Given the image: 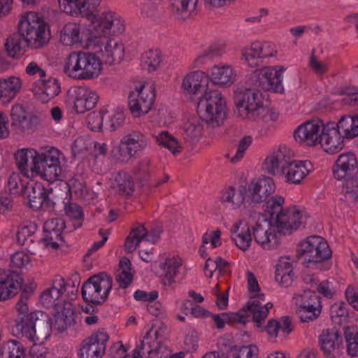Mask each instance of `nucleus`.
Segmentation results:
<instances>
[{"label":"nucleus","mask_w":358,"mask_h":358,"mask_svg":"<svg viewBox=\"0 0 358 358\" xmlns=\"http://www.w3.org/2000/svg\"><path fill=\"white\" fill-rule=\"evenodd\" d=\"M75 322L74 307L71 303H64L55 308L52 320L43 311L30 313L26 317L19 319L12 327L13 334L25 338L34 343L31 351L43 348V343L52 331L62 333Z\"/></svg>","instance_id":"f257e3e1"},{"label":"nucleus","mask_w":358,"mask_h":358,"mask_svg":"<svg viewBox=\"0 0 358 358\" xmlns=\"http://www.w3.org/2000/svg\"><path fill=\"white\" fill-rule=\"evenodd\" d=\"M59 9L73 17L90 20L94 43L101 40L123 35L127 29L124 18L111 10L96 15L101 0H57Z\"/></svg>","instance_id":"f03ea898"},{"label":"nucleus","mask_w":358,"mask_h":358,"mask_svg":"<svg viewBox=\"0 0 358 358\" xmlns=\"http://www.w3.org/2000/svg\"><path fill=\"white\" fill-rule=\"evenodd\" d=\"M15 159L18 169L26 178L39 176L44 180L54 182L63 177L64 156L55 147H47L41 151L22 148L15 153Z\"/></svg>","instance_id":"7ed1b4c3"},{"label":"nucleus","mask_w":358,"mask_h":358,"mask_svg":"<svg viewBox=\"0 0 358 358\" xmlns=\"http://www.w3.org/2000/svg\"><path fill=\"white\" fill-rule=\"evenodd\" d=\"M234 114L247 122H256L265 130L271 129L279 118L274 108L264 105L262 93L252 88H236L234 94Z\"/></svg>","instance_id":"20e7f679"},{"label":"nucleus","mask_w":358,"mask_h":358,"mask_svg":"<svg viewBox=\"0 0 358 358\" xmlns=\"http://www.w3.org/2000/svg\"><path fill=\"white\" fill-rule=\"evenodd\" d=\"M103 62L94 52L74 50L64 59L62 71L69 78L76 80L97 79L103 72Z\"/></svg>","instance_id":"39448f33"},{"label":"nucleus","mask_w":358,"mask_h":358,"mask_svg":"<svg viewBox=\"0 0 358 358\" xmlns=\"http://www.w3.org/2000/svg\"><path fill=\"white\" fill-rule=\"evenodd\" d=\"M17 27L20 36L31 49L43 48L50 41V24L38 13L28 11L21 15Z\"/></svg>","instance_id":"423d86ee"},{"label":"nucleus","mask_w":358,"mask_h":358,"mask_svg":"<svg viewBox=\"0 0 358 358\" xmlns=\"http://www.w3.org/2000/svg\"><path fill=\"white\" fill-rule=\"evenodd\" d=\"M196 108L199 115L213 127L222 124L227 113L226 99L218 90H210L201 95Z\"/></svg>","instance_id":"0eeeda50"},{"label":"nucleus","mask_w":358,"mask_h":358,"mask_svg":"<svg viewBox=\"0 0 358 358\" xmlns=\"http://www.w3.org/2000/svg\"><path fill=\"white\" fill-rule=\"evenodd\" d=\"M155 85L150 81L138 83L128 94V108L134 117L147 115L153 108L156 98Z\"/></svg>","instance_id":"6e6552de"},{"label":"nucleus","mask_w":358,"mask_h":358,"mask_svg":"<svg viewBox=\"0 0 358 358\" xmlns=\"http://www.w3.org/2000/svg\"><path fill=\"white\" fill-rule=\"evenodd\" d=\"M90 23L85 29L75 21L64 23L58 31L59 42L71 49L83 48L89 50L95 45L91 31Z\"/></svg>","instance_id":"1a4fd4ad"},{"label":"nucleus","mask_w":358,"mask_h":358,"mask_svg":"<svg viewBox=\"0 0 358 358\" xmlns=\"http://www.w3.org/2000/svg\"><path fill=\"white\" fill-rule=\"evenodd\" d=\"M148 145V136L141 130L133 129L122 135L119 144L113 148L112 153L117 161L126 163L143 152Z\"/></svg>","instance_id":"9d476101"},{"label":"nucleus","mask_w":358,"mask_h":358,"mask_svg":"<svg viewBox=\"0 0 358 358\" xmlns=\"http://www.w3.org/2000/svg\"><path fill=\"white\" fill-rule=\"evenodd\" d=\"M78 292V287L72 282L65 280L61 276L55 277L50 287L41 294L40 301L47 308H56L69 300L74 299Z\"/></svg>","instance_id":"9b49d317"},{"label":"nucleus","mask_w":358,"mask_h":358,"mask_svg":"<svg viewBox=\"0 0 358 358\" xmlns=\"http://www.w3.org/2000/svg\"><path fill=\"white\" fill-rule=\"evenodd\" d=\"M113 287L112 278L105 272L90 277L82 287V296L85 301L101 304L108 299Z\"/></svg>","instance_id":"f8f14e48"},{"label":"nucleus","mask_w":358,"mask_h":358,"mask_svg":"<svg viewBox=\"0 0 358 358\" xmlns=\"http://www.w3.org/2000/svg\"><path fill=\"white\" fill-rule=\"evenodd\" d=\"M285 71L286 68L282 65L257 69L252 73L255 85L265 91L282 93L283 74Z\"/></svg>","instance_id":"ddd939ff"},{"label":"nucleus","mask_w":358,"mask_h":358,"mask_svg":"<svg viewBox=\"0 0 358 358\" xmlns=\"http://www.w3.org/2000/svg\"><path fill=\"white\" fill-rule=\"evenodd\" d=\"M99 99L97 92L92 88L77 86L68 92L66 104L72 113L83 114L93 109Z\"/></svg>","instance_id":"4468645a"},{"label":"nucleus","mask_w":358,"mask_h":358,"mask_svg":"<svg viewBox=\"0 0 358 358\" xmlns=\"http://www.w3.org/2000/svg\"><path fill=\"white\" fill-rule=\"evenodd\" d=\"M298 252L307 263H319L331 257L332 252L327 241L320 236H311L298 245Z\"/></svg>","instance_id":"2eb2a0df"},{"label":"nucleus","mask_w":358,"mask_h":358,"mask_svg":"<svg viewBox=\"0 0 358 358\" xmlns=\"http://www.w3.org/2000/svg\"><path fill=\"white\" fill-rule=\"evenodd\" d=\"M308 215L303 208L290 206L275 218L270 219L282 235L291 234L304 222Z\"/></svg>","instance_id":"dca6fc26"},{"label":"nucleus","mask_w":358,"mask_h":358,"mask_svg":"<svg viewBox=\"0 0 358 358\" xmlns=\"http://www.w3.org/2000/svg\"><path fill=\"white\" fill-rule=\"evenodd\" d=\"M253 238L264 250L277 248L280 243L282 234L270 219H264L252 227Z\"/></svg>","instance_id":"f3484780"},{"label":"nucleus","mask_w":358,"mask_h":358,"mask_svg":"<svg viewBox=\"0 0 358 358\" xmlns=\"http://www.w3.org/2000/svg\"><path fill=\"white\" fill-rule=\"evenodd\" d=\"M96 50L106 64L116 65L120 64L126 57V49L122 40L108 38L101 40L99 44L92 46Z\"/></svg>","instance_id":"a211bd4d"},{"label":"nucleus","mask_w":358,"mask_h":358,"mask_svg":"<svg viewBox=\"0 0 358 358\" xmlns=\"http://www.w3.org/2000/svg\"><path fill=\"white\" fill-rule=\"evenodd\" d=\"M324 124L320 119H313L301 123L293 133L294 140L302 145L317 146Z\"/></svg>","instance_id":"6ab92c4d"},{"label":"nucleus","mask_w":358,"mask_h":358,"mask_svg":"<svg viewBox=\"0 0 358 358\" xmlns=\"http://www.w3.org/2000/svg\"><path fill=\"white\" fill-rule=\"evenodd\" d=\"M318 145L327 155H334L345 146V138L336 127V122H325Z\"/></svg>","instance_id":"aec40b11"},{"label":"nucleus","mask_w":358,"mask_h":358,"mask_svg":"<svg viewBox=\"0 0 358 358\" xmlns=\"http://www.w3.org/2000/svg\"><path fill=\"white\" fill-rule=\"evenodd\" d=\"M166 328L152 325L148 329V342H145V358H169V348L164 343Z\"/></svg>","instance_id":"412c9836"},{"label":"nucleus","mask_w":358,"mask_h":358,"mask_svg":"<svg viewBox=\"0 0 358 358\" xmlns=\"http://www.w3.org/2000/svg\"><path fill=\"white\" fill-rule=\"evenodd\" d=\"M358 172V156L352 151L348 150L340 153L331 167L334 178L338 181L354 176Z\"/></svg>","instance_id":"4be33fe9"},{"label":"nucleus","mask_w":358,"mask_h":358,"mask_svg":"<svg viewBox=\"0 0 358 358\" xmlns=\"http://www.w3.org/2000/svg\"><path fill=\"white\" fill-rule=\"evenodd\" d=\"M299 306L298 314L303 322L313 321L318 317L321 313L318 296L310 290L303 291L294 296Z\"/></svg>","instance_id":"5701e85b"},{"label":"nucleus","mask_w":358,"mask_h":358,"mask_svg":"<svg viewBox=\"0 0 358 358\" xmlns=\"http://www.w3.org/2000/svg\"><path fill=\"white\" fill-rule=\"evenodd\" d=\"M210 79L206 72L195 70L187 73L181 81V89L183 93L190 96H196L199 94L209 92Z\"/></svg>","instance_id":"b1692460"},{"label":"nucleus","mask_w":358,"mask_h":358,"mask_svg":"<svg viewBox=\"0 0 358 358\" xmlns=\"http://www.w3.org/2000/svg\"><path fill=\"white\" fill-rule=\"evenodd\" d=\"M313 170V165L309 160H293L282 166V175L286 183L298 185Z\"/></svg>","instance_id":"393cba45"},{"label":"nucleus","mask_w":358,"mask_h":358,"mask_svg":"<svg viewBox=\"0 0 358 358\" xmlns=\"http://www.w3.org/2000/svg\"><path fill=\"white\" fill-rule=\"evenodd\" d=\"M108 336L104 332H96L85 338L78 351L80 358H102L105 354Z\"/></svg>","instance_id":"a878e982"},{"label":"nucleus","mask_w":358,"mask_h":358,"mask_svg":"<svg viewBox=\"0 0 358 358\" xmlns=\"http://www.w3.org/2000/svg\"><path fill=\"white\" fill-rule=\"evenodd\" d=\"M275 189L274 180L269 177H263L252 180L245 190L246 196L252 203H259L266 201Z\"/></svg>","instance_id":"bb28decb"},{"label":"nucleus","mask_w":358,"mask_h":358,"mask_svg":"<svg viewBox=\"0 0 358 358\" xmlns=\"http://www.w3.org/2000/svg\"><path fill=\"white\" fill-rule=\"evenodd\" d=\"M210 83L219 87L227 88L234 85L238 79L235 67L227 63L213 65L210 70Z\"/></svg>","instance_id":"cd10ccee"},{"label":"nucleus","mask_w":358,"mask_h":358,"mask_svg":"<svg viewBox=\"0 0 358 358\" xmlns=\"http://www.w3.org/2000/svg\"><path fill=\"white\" fill-rule=\"evenodd\" d=\"M31 90L38 100L48 103L61 92V85L56 78H44L35 81Z\"/></svg>","instance_id":"c85d7f7f"},{"label":"nucleus","mask_w":358,"mask_h":358,"mask_svg":"<svg viewBox=\"0 0 358 358\" xmlns=\"http://www.w3.org/2000/svg\"><path fill=\"white\" fill-rule=\"evenodd\" d=\"M23 278L14 272L0 270V301L15 296L21 290Z\"/></svg>","instance_id":"c756f323"},{"label":"nucleus","mask_w":358,"mask_h":358,"mask_svg":"<svg viewBox=\"0 0 358 358\" xmlns=\"http://www.w3.org/2000/svg\"><path fill=\"white\" fill-rule=\"evenodd\" d=\"M231 235L234 244L242 251L250 249L252 243V228L245 219L236 221L231 229Z\"/></svg>","instance_id":"7c9ffc66"},{"label":"nucleus","mask_w":358,"mask_h":358,"mask_svg":"<svg viewBox=\"0 0 358 358\" xmlns=\"http://www.w3.org/2000/svg\"><path fill=\"white\" fill-rule=\"evenodd\" d=\"M321 350L328 358H336L343 348V338L334 329L324 330L319 337Z\"/></svg>","instance_id":"2f4dec72"},{"label":"nucleus","mask_w":358,"mask_h":358,"mask_svg":"<svg viewBox=\"0 0 358 358\" xmlns=\"http://www.w3.org/2000/svg\"><path fill=\"white\" fill-rule=\"evenodd\" d=\"M182 258L177 255H168L162 258L159 263L161 280L164 285L171 286L176 282V278L182 265Z\"/></svg>","instance_id":"473e14b6"},{"label":"nucleus","mask_w":358,"mask_h":358,"mask_svg":"<svg viewBox=\"0 0 358 358\" xmlns=\"http://www.w3.org/2000/svg\"><path fill=\"white\" fill-rule=\"evenodd\" d=\"M246 305L257 327H261L262 322L267 318L269 310L273 306L271 302L266 301V297L263 293L251 295Z\"/></svg>","instance_id":"72a5a7b5"},{"label":"nucleus","mask_w":358,"mask_h":358,"mask_svg":"<svg viewBox=\"0 0 358 358\" xmlns=\"http://www.w3.org/2000/svg\"><path fill=\"white\" fill-rule=\"evenodd\" d=\"M160 238L158 231L148 232L143 225H138L132 229L125 241V250L129 252H134L142 243L155 244Z\"/></svg>","instance_id":"f704fd0d"},{"label":"nucleus","mask_w":358,"mask_h":358,"mask_svg":"<svg viewBox=\"0 0 358 358\" xmlns=\"http://www.w3.org/2000/svg\"><path fill=\"white\" fill-rule=\"evenodd\" d=\"M292 150L285 145H280L273 149L266 157L263 162L264 170L271 175H275L280 164L292 156Z\"/></svg>","instance_id":"c9c22d12"},{"label":"nucleus","mask_w":358,"mask_h":358,"mask_svg":"<svg viewBox=\"0 0 358 358\" xmlns=\"http://www.w3.org/2000/svg\"><path fill=\"white\" fill-rule=\"evenodd\" d=\"M294 279L293 263L289 257H281L276 266L275 280L282 287L287 288L292 285Z\"/></svg>","instance_id":"e433bc0d"},{"label":"nucleus","mask_w":358,"mask_h":358,"mask_svg":"<svg viewBox=\"0 0 358 358\" xmlns=\"http://www.w3.org/2000/svg\"><path fill=\"white\" fill-rule=\"evenodd\" d=\"M22 85V80L19 76L0 78V101H11L20 92Z\"/></svg>","instance_id":"4c0bfd02"},{"label":"nucleus","mask_w":358,"mask_h":358,"mask_svg":"<svg viewBox=\"0 0 358 358\" xmlns=\"http://www.w3.org/2000/svg\"><path fill=\"white\" fill-rule=\"evenodd\" d=\"M265 331L271 341H275L278 337H286L292 331L291 320L287 316L279 320H269L265 327Z\"/></svg>","instance_id":"58836bf2"},{"label":"nucleus","mask_w":358,"mask_h":358,"mask_svg":"<svg viewBox=\"0 0 358 358\" xmlns=\"http://www.w3.org/2000/svg\"><path fill=\"white\" fill-rule=\"evenodd\" d=\"M336 127L345 138L352 140L358 137V114H345L336 122Z\"/></svg>","instance_id":"ea45409f"},{"label":"nucleus","mask_w":358,"mask_h":358,"mask_svg":"<svg viewBox=\"0 0 358 358\" xmlns=\"http://www.w3.org/2000/svg\"><path fill=\"white\" fill-rule=\"evenodd\" d=\"M181 133L186 141L197 142L203 134V124L196 116L188 117L182 124Z\"/></svg>","instance_id":"a19ab883"},{"label":"nucleus","mask_w":358,"mask_h":358,"mask_svg":"<svg viewBox=\"0 0 358 358\" xmlns=\"http://www.w3.org/2000/svg\"><path fill=\"white\" fill-rule=\"evenodd\" d=\"M30 207L34 209H39L49 205H53L49 198L48 191L41 182H36L32 187L29 195Z\"/></svg>","instance_id":"79ce46f5"},{"label":"nucleus","mask_w":358,"mask_h":358,"mask_svg":"<svg viewBox=\"0 0 358 358\" xmlns=\"http://www.w3.org/2000/svg\"><path fill=\"white\" fill-rule=\"evenodd\" d=\"M245 196V191L241 189L228 187L222 190L220 201L227 207L238 209L244 203Z\"/></svg>","instance_id":"37998d69"},{"label":"nucleus","mask_w":358,"mask_h":358,"mask_svg":"<svg viewBox=\"0 0 358 358\" xmlns=\"http://www.w3.org/2000/svg\"><path fill=\"white\" fill-rule=\"evenodd\" d=\"M165 64V57L161 50L151 49L144 52L141 57L142 67L149 73L155 72Z\"/></svg>","instance_id":"c03bdc74"},{"label":"nucleus","mask_w":358,"mask_h":358,"mask_svg":"<svg viewBox=\"0 0 358 358\" xmlns=\"http://www.w3.org/2000/svg\"><path fill=\"white\" fill-rule=\"evenodd\" d=\"M341 200L348 206L358 204V175L343 180Z\"/></svg>","instance_id":"a18cd8bd"},{"label":"nucleus","mask_w":358,"mask_h":358,"mask_svg":"<svg viewBox=\"0 0 358 358\" xmlns=\"http://www.w3.org/2000/svg\"><path fill=\"white\" fill-rule=\"evenodd\" d=\"M157 143L168 149L173 155H179L183 150V145L177 138L163 131L155 136Z\"/></svg>","instance_id":"49530a36"},{"label":"nucleus","mask_w":358,"mask_h":358,"mask_svg":"<svg viewBox=\"0 0 358 358\" xmlns=\"http://www.w3.org/2000/svg\"><path fill=\"white\" fill-rule=\"evenodd\" d=\"M113 187L123 195H131L134 190V182L130 174L118 172L114 178Z\"/></svg>","instance_id":"de8ad7c7"},{"label":"nucleus","mask_w":358,"mask_h":358,"mask_svg":"<svg viewBox=\"0 0 358 358\" xmlns=\"http://www.w3.org/2000/svg\"><path fill=\"white\" fill-rule=\"evenodd\" d=\"M199 0H171L173 11L178 17L187 19L196 10Z\"/></svg>","instance_id":"09e8293b"},{"label":"nucleus","mask_w":358,"mask_h":358,"mask_svg":"<svg viewBox=\"0 0 358 358\" xmlns=\"http://www.w3.org/2000/svg\"><path fill=\"white\" fill-rule=\"evenodd\" d=\"M0 358H25V351L20 342L8 341L0 347Z\"/></svg>","instance_id":"8fccbe9b"},{"label":"nucleus","mask_w":358,"mask_h":358,"mask_svg":"<svg viewBox=\"0 0 358 358\" xmlns=\"http://www.w3.org/2000/svg\"><path fill=\"white\" fill-rule=\"evenodd\" d=\"M262 59L256 41L252 42L241 50L240 59L242 63L249 67L254 68L257 66L258 59Z\"/></svg>","instance_id":"3c124183"},{"label":"nucleus","mask_w":358,"mask_h":358,"mask_svg":"<svg viewBox=\"0 0 358 358\" xmlns=\"http://www.w3.org/2000/svg\"><path fill=\"white\" fill-rule=\"evenodd\" d=\"M32 254L24 250H18L10 255V266L13 269H27L32 266Z\"/></svg>","instance_id":"603ef678"},{"label":"nucleus","mask_w":358,"mask_h":358,"mask_svg":"<svg viewBox=\"0 0 358 358\" xmlns=\"http://www.w3.org/2000/svg\"><path fill=\"white\" fill-rule=\"evenodd\" d=\"M103 110L106 112L104 115L105 123L111 130H116L123 124L124 114L121 108L103 107Z\"/></svg>","instance_id":"864d4df0"},{"label":"nucleus","mask_w":358,"mask_h":358,"mask_svg":"<svg viewBox=\"0 0 358 358\" xmlns=\"http://www.w3.org/2000/svg\"><path fill=\"white\" fill-rule=\"evenodd\" d=\"M222 231L219 228L208 229L202 236L203 245L200 248L199 252L203 257L206 256L205 245H210L211 248H216L222 245Z\"/></svg>","instance_id":"5fc2aeb1"},{"label":"nucleus","mask_w":358,"mask_h":358,"mask_svg":"<svg viewBox=\"0 0 358 358\" xmlns=\"http://www.w3.org/2000/svg\"><path fill=\"white\" fill-rule=\"evenodd\" d=\"M131 262L124 257L120 262V269L117 274V281L122 288L128 287L133 280V274L131 271Z\"/></svg>","instance_id":"6e6d98bb"},{"label":"nucleus","mask_w":358,"mask_h":358,"mask_svg":"<svg viewBox=\"0 0 358 358\" xmlns=\"http://www.w3.org/2000/svg\"><path fill=\"white\" fill-rule=\"evenodd\" d=\"M64 211L66 215L72 222V225L75 229L81 227L84 215L82 208L76 203L69 202L64 204Z\"/></svg>","instance_id":"4d7b16f0"},{"label":"nucleus","mask_w":358,"mask_h":358,"mask_svg":"<svg viewBox=\"0 0 358 358\" xmlns=\"http://www.w3.org/2000/svg\"><path fill=\"white\" fill-rule=\"evenodd\" d=\"M285 201V198L280 195L271 196L266 201L264 206V211L269 216V219L275 218L285 210L283 208Z\"/></svg>","instance_id":"13d9d810"},{"label":"nucleus","mask_w":358,"mask_h":358,"mask_svg":"<svg viewBox=\"0 0 358 358\" xmlns=\"http://www.w3.org/2000/svg\"><path fill=\"white\" fill-rule=\"evenodd\" d=\"M227 268V262L220 257H216L215 259L208 258L205 264L204 273L206 277L212 278L214 272L218 271L222 274L226 272Z\"/></svg>","instance_id":"bf43d9fd"},{"label":"nucleus","mask_w":358,"mask_h":358,"mask_svg":"<svg viewBox=\"0 0 358 358\" xmlns=\"http://www.w3.org/2000/svg\"><path fill=\"white\" fill-rule=\"evenodd\" d=\"M345 337L348 352L352 357H358V329L356 327H348L345 329Z\"/></svg>","instance_id":"052dcab7"},{"label":"nucleus","mask_w":358,"mask_h":358,"mask_svg":"<svg viewBox=\"0 0 358 358\" xmlns=\"http://www.w3.org/2000/svg\"><path fill=\"white\" fill-rule=\"evenodd\" d=\"M10 116L13 127L22 130L28 125L27 113L22 106H13L11 109Z\"/></svg>","instance_id":"680f3d73"},{"label":"nucleus","mask_w":358,"mask_h":358,"mask_svg":"<svg viewBox=\"0 0 358 358\" xmlns=\"http://www.w3.org/2000/svg\"><path fill=\"white\" fill-rule=\"evenodd\" d=\"M216 55L213 46H205L192 60L191 66L193 69L201 68L210 62Z\"/></svg>","instance_id":"e2e57ef3"},{"label":"nucleus","mask_w":358,"mask_h":358,"mask_svg":"<svg viewBox=\"0 0 358 358\" xmlns=\"http://www.w3.org/2000/svg\"><path fill=\"white\" fill-rule=\"evenodd\" d=\"M106 112L103 110V107L99 110H95L90 113L86 117V123L92 131H100L105 121L104 115Z\"/></svg>","instance_id":"0e129e2a"},{"label":"nucleus","mask_w":358,"mask_h":358,"mask_svg":"<svg viewBox=\"0 0 358 358\" xmlns=\"http://www.w3.org/2000/svg\"><path fill=\"white\" fill-rule=\"evenodd\" d=\"M259 350L253 345L234 347L231 350V358H257Z\"/></svg>","instance_id":"69168bd1"},{"label":"nucleus","mask_w":358,"mask_h":358,"mask_svg":"<svg viewBox=\"0 0 358 358\" xmlns=\"http://www.w3.org/2000/svg\"><path fill=\"white\" fill-rule=\"evenodd\" d=\"M308 65L310 70L317 76L326 74L329 68V63L327 61L320 60L315 55L314 50L308 58Z\"/></svg>","instance_id":"338daca9"},{"label":"nucleus","mask_w":358,"mask_h":358,"mask_svg":"<svg viewBox=\"0 0 358 358\" xmlns=\"http://www.w3.org/2000/svg\"><path fill=\"white\" fill-rule=\"evenodd\" d=\"M62 241V236L60 234L44 233L41 244L47 250L53 252L59 248Z\"/></svg>","instance_id":"774afa93"}]
</instances>
